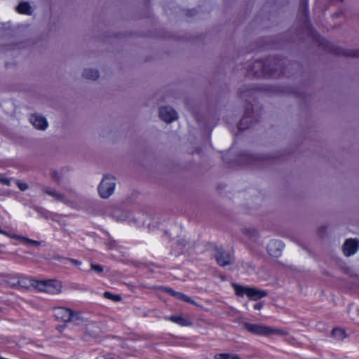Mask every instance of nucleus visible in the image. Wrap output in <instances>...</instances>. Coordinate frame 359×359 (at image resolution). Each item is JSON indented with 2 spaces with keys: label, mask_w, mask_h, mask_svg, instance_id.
<instances>
[{
  "label": "nucleus",
  "mask_w": 359,
  "mask_h": 359,
  "mask_svg": "<svg viewBox=\"0 0 359 359\" xmlns=\"http://www.w3.org/2000/svg\"><path fill=\"white\" fill-rule=\"evenodd\" d=\"M243 327L248 332L260 336L269 337L273 334H287V332L285 330L271 327L261 324L245 323Z\"/></svg>",
  "instance_id": "1"
},
{
  "label": "nucleus",
  "mask_w": 359,
  "mask_h": 359,
  "mask_svg": "<svg viewBox=\"0 0 359 359\" xmlns=\"http://www.w3.org/2000/svg\"><path fill=\"white\" fill-rule=\"evenodd\" d=\"M116 184V178L114 176L104 175L97 187L99 196L104 199L109 198L114 192Z\"/></svg>",
  "instance_id": "2"
},
{
  "label": "nucleus",
  "mask_w": 359,
  "mask_h": 359,
  "mask_svg": "<svg viewBox=\"0 0 359 359\" xmlns=\"http://www.w3.org/2000/svg\"><path fill=\"white\" fill-rule=\"evenodd\" d=\"M35 289L48 294H58L62 289L61 283L55 280H36Z\"/></svg>",
  "instance_id": "3"
},
{
  "label": "nucleus",
  "mask_w": 359,
  "mask_h": 359,
  "mask_svg": "<svg viewBox=\"0 0 359 359\" xmlns=\"http://www.w3.org/2000/svg\"><path fill=\"white\" fill-rule=\"evenodd\" d=\"M233 288L237 295H246L252 300H258L266 295L264 291L256 288L243 287L237 285H233Z\"/></svg>",
  "instance_id": "4"
},
{
  "label": "nucleus",
  "mask_w": 359,
  "mask_h": 359,
  "mask_svg": "<svg viewBox=\"0 0 359 359\" xmlns=\"http://www.w3.org/2000/svg\"><path fill=\"white\" fill-rule=\"evenodd\" d=\"M42 191L47 195L54 198L56 201H60L67 205H69L72 208H74L76 206V203L73 200L69 199L64 194L57 191L53 188L45 186L43 187Z\"/></svg>",
  "instance_id": "5"
},
{
  "label": "nucleus",
  "mask_w": 359,
  "mask_h": 359,
  "mask_svg": "<svg viewBox=\"0 0 359 359\" xmlns=\"http://www.w3.org/2000/svg\"><path fill=\"white\" fill-rule=\"evenodd\" d=\"M8 283L12 287L26 290H29L30 287H35L36 280L28 279L25 277L20 276L17 278L11 279Z\"/></svg>",
  "instance_id": "6"
},
{
  "label": "nucleus",
  "mask_w": 359,
  "mask_h": 359,
  "mask_svg": "<svg viewBox=\"0 0 359 359\" xmlns=\"http://www.w3.org/2000/svg\"><path fill=\"white\" fill-rule=\"evenodd\" d=\"M358 248L359 241L357 239H347L343 245V251L346 256L354 255Z\"/></svg>",
  "instance_id": "7"
},
{
  "label": "nucleus",
  "mask_w": 359,
  "mask_h": 359,
  "mask_svg": "<svg viewBox=\"0 0 359 359\" xmlns=\"http://www.w3.org/2000/svg\"><path fill=\"white\" fill-rule=\"evenodd\" d=\"M29 121L38 130H44L48 126L46 118L39 114H32L29 116Z\"/></svg>",
  "instance_id": "8"
},
{
  "label": "nucleus",
  "mask_w": 359,
  "mask_h": 359,
  "mask_svg": "<svg viewBox=\"0 0 359 359\" xmlns=\"http://www.w3.org/2000/svg\"><path fill=\"white\" fill-rule=\"evenodd\" d=\"M159 116L165 122L170 123L177 118V113L170 107H161L159 109Z\"/></svg>",
  "instance_id": "9"
},
{
  "label": "nucleus",
  "mask_w": 359,
  "mask_h": 359,
  "mask_svg": "<svg viewBox=\"0 0 359 359\" xmlns=\"http://www.w3.org/2000/svg\"><path fill=\"white\" fill-rule=\"evenodd\" d=\"M283 247V244L281 241L273 240L269 243L267 245V250L269 254L271 256L278 257L280 255Z\"/></svg>",
  "instance_id": "10"
},
{
  "label": "nucleus",
  "mask_w": 359,
  "mask_h": 359,
  "mask_svg": "<svg viewBox=\"0 0 359 359\" xmlns=\"http://www.w3.org/2000/svg\"><path fill=\"white\" fill-rule=\"evenodd\" d=\"M71 312L72 309L65 307H57L53 310V313L56 319L65 323H68L69 321Z\"/></svg>",
  "instance_id": "11"
},
{
  "label": "nucleus",
  "mask_w": 359,
  "mask_h": 359,
  "mask_svg": "<svg viewBox=\"0 0 359 359\" xmlns=\"http://www.w3.org/2000/svg\"><path fill=\"white\" fill-rule=\"evenodd\" d=\"M165 319L168 321H171L174 323H176L180 326H190L192 323L186 317L179 315V316H170L165 317Z\"/></svg>",
  "instance_id": "12"
},
{
  "label": "nucleus",
  "mask_w": 359,
  "mask_h": 359,
  "mask_svg": "<svg viewBox=\"0 0 359 359\" xmlns=\"http://www.w3.org/2000/svg\"><path fill=\"white\" fill-rule=\"evenodd\" d=\"M217 263L221 266H226L231 262V257L229 254L224 252L222 250H217L215 255Z\"/></svg>",
  "instance_id": "13"
},
{
  "label": "nucleus",
  "mask_w": 359,
  "mask_h": 359,
  "mask_svg": "<svg viewBox=\"0 0 359 359\" xmlns=\"http://www.w3.org/2000/svg\"><path fill=\"white\" fill-rule=\"evenodd\" d=\"M69 322L73 323L77 326H82L86 324V320L83 317L81 312L72 310Z\"/></svg>",
  "instance_id": "14"
},
{
  "label": "nucleus",
  "mask_w": 359,
  "mask_h": 359,
  "mask_svg": "<svg viewBox=\"0 0 359 359\" xmlns=\"http://www.w3.org/2000/svg\"><path fill=\"white\" fill-rule=\"evenodd\" d=\"M99 76V72L96 69L86 68L82 73V77L87 80L95 81Z\"/></svg>",
  "instance_id": "15"
},
{
  "label": "nucleus",
  "mask_w": 359,
  "mask_h": 359,
  "mask_svg": "<svg viewBox=\"0 0 359 359\" xmlns=\"http://www.w3.org/2000/svg\"><path fill=\"white\" fill-rule=\"evenodd\" d=\"M166 292L178 299H180V300H182L184 302H189V303H193V301L191 299L190 297H189L188 296H187L181 292H175L170 288H167Z\"/></svg>",
  "instance_id": "16"
},
{
  "label": "nucleus",
  "mask_w": 359,
  "mask_h": 359,
  "mask_svg": "<svg viewBox=\"0 0 359 359\" xmlns=\"http://www.w3.org/2000/svg\"><path fill=\"white\" fill-rule=\"evenodd\" d=\"M18 13L22 14H31V7L27 2L20 3L16 8Z\"/></svg>",
  "instance_id": "17"
},
{
  "label": "nucleus",
  "mask_w": 359,
  "mask_h": 359,
  "mask_svg": "<svg viewBox=\"0 0 359 359\" xmlns=\"http://www.w3.org/2000/svg\"><path fill=\"white\" fill-rule=\"evenodd\" d=\"M12 237L14 238L18 239L26 244H30V245H33L35 246H39L40 245V242H39L37 241L29 239V238L24 237V236L15 235Z\"/></svg>",
  "instance_id": "18"
},
{
  "label": "nucleus",
  "mask_w": 359,
  "mask_h": 359,
  "mask_svg": "<svg viewBox=\"0 0 359 359\" xmlns=\"http://www.w3.org/2000/svg\"><path fill=\"white\" fill-rule=\"evenodd\" d=\"M332 335L334 338L338 340L343 339L346 337V333L344 330L339 328L334 329L332 332Z\"/></svg>",
  "instance_id": "19"
},
{
  "label": "nucleus",
  "mask_w": 359,
  "mask_h": 359,
  "mask_svg": "<svg viewBox=\"0 0 359 359\" xmlns=\"http://www.w3.org/2000/svg\"><path fill=\"white\" fill-rule=\"evenodd\" d=\"M215 359H241L238 355L231 353H218L215 355Z\"/></svg>",
  "instance_id": "20"
},
{
  "label": "nucleus",
  "mask_w": 359,
  "mask_h": 359,
  "mask_svg": "<svg viewBox=\"0 0 359 359\" xmlns=\"http://www.w3.org/2000/svg\"><path fill=\"white\" fill-rule=\"evenodd\" d=\"M103 297L114 302H120L122 299L121 297L119 294H112L109 292H104L103 294Z\"/></svg>",
  "instance_id": "21"
},
{
  "label": "nucleus",
  "mask_w": 359,
  "mask_h": 359,
  "mask_svg": "<svg viewBox=\"0 0 359 359\" xmlns=\"http://www.w3.org/2000/svg\"><path fill=\"white\" fill-rule=\"evenodd\" d=\"M16 185L22 191H25L29 189V185L26 182L20 180L16 182Z\"/></svg>",
  "instance_id": "22"
},
{
  "label": "nucleus",
  "mask_w": 359,
  "mask_h": 359,
  "mask_svg": "<svg viewBox=\"0 0 359 359\" xmlns=\"http://www.w3.org/2000/svg\"><path fill=\"white\" fill-rule=\"evenodd\" d=\"M91 269L97 273H102L103 272V267L100 264H90Z\"/></svg>",
  "instance_id": "23"
},
{
  "label": "nucleus",
  "mask_w": 359,
  "mask_h": 359,
  "mask_svg": "<svg viewBox=\"0 0 359 359\" xmlns=\"http://www.w3.org/2000/svg\"><path fill=\"white\" fill-rule=\"evenodd\" d=\"M11 181V178H6L4 177L3 175L0 174V183L5 184L6 186H10Z\"/></svg>",
  "instance_id": "24"
},
{
  "label": "nucleus",
  "mask_w": 359,
  "mask_h": 359,
  "mask_svg": "<svg viewBox=\"0 0 359 359\" xmlns=\"http://www.w3.org/2000/svg\"><path fill=\"white\" fill-rule=\"evenodd\" d=\"M52 179L57 183H60L61 177L60 174L57 171H53L51 174Z\"/></svg>",
  "instance_id": "25"
},
{
  "label": "nucleus",
  "mask_w": 359,
  "mask_h": 359,
  "mask_svg": "<svg viewBox=\"0 0 359 359\" xmlns=\"http://www.w3.org/2000/svg\"><path fill=\"white\" fill-rule=\"evenodd\" d=\"M65 264H67V262H71L75 265H80L81 264V262L77 259H65Z\"/></svg>",
  "instance_id": "26"
},
{
  "label": "nucleus",
  "mask_w": 359,
  "mask_h": 359,
  "mask_svg": "<svg viewBox=\"0 0 359 359\" xmlns=\"http://www.w3.org/2000/svg\"><path fill=\"white\" fill-rule=\"evenodd\" d=\"M96 359H116L113 358L111 355L107 354V355H100L96 358Z\"/></svg>",
  "instance_id": "27"
},
{
  "label": "nucleus",
  "mask_w": 359,
  "mask_h": 359,
  "mask_svg": "<svg viewBox=\"0 0 359 359\" xmlns=\"http://www.w3.org/2000/svg\"><path fill=\"white\" fill-rule=\"evenodd\" d=\"M262 308V304L261 303H257L254 305V309L256 310H260Z\"/></svg>",
  "instance_id": "28"
},
{
  "label": "nucleus",
  "mask_w": 359,
  "mask_h": 359,
  "mask_svg": "<svg viewBox=\"0 0 359 359\" xmlns=\"http://www.w3.org/2000/svg\"><path fill=\"white\" fill-rule=\"evenodd\" d=\"M0 233L4 234V235H8L7 233H6L4 231L1 230V229H0Z\"/></svg>",
  "instance_id": "29"
},
{
  "label": "nucleus",
  "mask_w": 359,
  "mask_h": 359,
  "mask_svg": "<svg viewBox=\"0 0 359 359\" xmlns=\"http://www.w3.org/2000/svg\"><path fill=\"white\" fill-rule=\"evenodd\" d=\"M358 316H359V309L358 310Z\"/></svg>",
  "instance_id": "30"
}]
</instances>
